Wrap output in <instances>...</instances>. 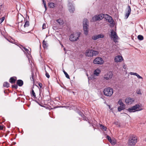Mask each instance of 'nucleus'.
Here are the masks:
<instances>
[{"instance_id": "obj_6", "label": "nucleus", "mask_w": 146, "mask_h": 146, "mask_svg": "<svg viewBox=\"0 0 146 146\" xmlns=\"http://www.w3.org/2000/svg\"><path fill=\"white\" fill-rule=\"evenodd\" d=\"M104 18L110 24L113 26L114 25V21L112 19V17L109 15L105 14Z\"/></svg>"}, {"instance_id": "obj_45", "label": "nucleus", "mask_w": 146, "mask_h": 146, "mask_svg": "<svg viewBox=\"0 0 146 146\" xmlns=\"http://www.w3.org/2000/svg\"><path fill=\"white\" fill-rule=\"evenodd\" d=\"M43 47H45V46H46V44L45 43V42L44 40L43 42Z\"/></svg>"}, {"instance_id": "obj_19", "label": "nucleus", "mask_w": 146, "mask_h": 146, "mask_svg": "<svg viewBox=\"0 0 146 146\" xmlns=\"http://www.w3.org/2000/svg\"><path fill=\"white\" fill-rule=\"evenodd\" d=\"M56 21L60 25H62L64 23L63 20L61 19H57L56 20Z\"/></svg>"}, {"instance_id": "obj_31", "label": "nucleus", "mask_w": 146, "mask_h": 146, "mask_svg": "<svg viewBox=\"0 0 146 146\" xmlns=\"http://www.w3.org/2000/svg\"><path fill=\"white\" fill-rule=\"evenodd\" d=\"M43 3L44 5V7L45 8V11H46L47 10V7L46 6V1H44V0H42Z\"/></svg>"}, {"instance_id": "obj_7", "label": "nucleus", "mask_w": 146, "mask_h": 146, "mask_svg": "<svg viewBox=\"0 0 146 146\" xmlns=\"http://www.w3.org/2000/svg\"><path fill=\"white\" fill-rule=\"evenodd\" d=\"M93 62L95 64L101 65L104 63V61L101 57H98L95 58Z\"/></svg>"}, {"instance_id": "obj_47", "label": "nucleus", "mask_w": 146, "mask_h": 146, "mask_svg": "<svg viewBox=\"0 0 146 146\" xmlns=\"http://www.w3.org/2000/svg\"><path fill=\"white\" fill-rule=\"evenodd\" d=\"M3 125H0V130H3Z\"/></svg>"}, {"instance_id": "obj_3", "label": "nucleus", "mask_w": 146, "mask_h": 146, "mask_svg": "<svg viewBox=\"0 0 146 146\" xmlns=\"http://www.w3.org/2000/svg\"><path fill=\"white\" fill-rule=\"evenodd\" d=\"M104 94L108 97H110L113 93V90L112 88L108 87L105 88L104 90Z\"/></svg>"}, {"instance_id": "obj_46", "label": "nucleus", "mask_w": 146, "mask_h": 146, "mask_svg": "<svg viewBox=\"0 0 146 146\" xmlns=\"http://www.w3.org/2000/svg\"><path fill=\"white\" fill-rule=\"evenodd\" d=\"M20 48L22 49V50H23H23V49H24V48H25V47H24L22 45H21L20 46Z\"/></svg>"}, {"instance_id": "obj_17", "label": "nucleus", "mask_w": 146, "mask_h": 146, "mask_svg": "<svg viewBox=\"0 0 146 146\" xmlns=\"http://www.w3.org/2000/svg\"><path fill=\"white\" fill-rule=\"evenodd\" d=\"M101 71L98 68L95 70L94 72V74L97 76H98L99 74L100 73Z\"/></svg>"}, {"instance_id": "obj_38", "label": "nucleus", "mask_w": 146, "mask_h": 146, "mask_svg": "<svg viewBox=\"0 0 146 146\" xmlns=\"http://www.w3.org/2000/svg\"><path fill=\"white\" fill-rule=\"evenodd\" d=\"M120 105V107H121V108H122L123 109L125 108V106L124 104H121V105Z\"/></svg>"}, {"instance_id": "obj_36", "label": "nucleus", "mask_w": 146, "mask_h": 146, "mask_svg": "<svg viewBox=\"0 0 146 146\" xmlns=\"http://www.w3.org/2000/svg\"><path fill=\"white\" fill-rule=\"evenodd\" d=\"M118 103L120 105H121V104H123L122 101V100L121 99H120L119 100L118 102Z\"/></svg>"}, {"instance_id": "obj_8", "label": "nucleus", "mask_w": 146, "mask_h": 146, "mask_svg": "<svg viewBox=\"0 0 146 146\" xmlns=\"http://www.w3.org/2000/svg\"><path fill=\"white\" fill-rule=\"evenodd\" d=\"M110 37L111 38H113L114 42H117V40L118 36L116 33L113 30H112L111 31Z\"/></svg>"}, {"instance_id": "obj_33", "label": "nucleus", "mask_w": 146, "mask_h": 146, "mask_svg": "<svg viewBox=\"0 0 146 146\" xmlns=\"http://www.w3.org/2000/svg\"><path fill=\"white\" fill-rule=\"evenodd\" d=\"M106 138L108 139L109 142H110L111 143H112V140L110 137L109 135H107L106 136Z\"/></svg>"}, {"instance_id": "obj_4", "label": "nucleus", "mask_w": 146, "mask_h": 146, "mask_svg": "<svg viewBox=\"0 0 146 146\" xmlns=\"http://www.w3.org/2000/svg\"><path fill=\"white\" fill-rule=\"evenodd\" d=\"M137 141V137L134 135H132L129 140V144L130 145H134Z\"/></svg>"}, {"instance_id": "obj_42", "label": "nucleus", "mask_w": 146, "mask_h": 146, "mask_svg": "<svg viewBox=\"0 0 146 146\" xmlns=\"http://www.w3.org/2000/svg\"><path fill=\"white\" fill-rule=\"evenodd\" d=\"M45 75H46V77L47 78H49L50 76H49L48 73V72H46V73Z\"/></svg>"}, {"instance_id": "obj_51", "label": "nucleus", "mask_w": 146, "mask_h": 146, "mask_svg": "<svg viewBox=\"0 0 146 146\" xmlns=\"http://www.w3.org/2000/svg\"><path fill=\"white\" fill-rule=\"evenodd\" d=\"M61 44V46L62 47H64L62 44Z\"/></svg>"}, {"instance_id": "obj_32", "label": "nucleus", "mask_w": 146, "mask_h": 146, "mask_svg": "<svg viewBox=\"0 0 146 146\" xmlns=\"http://www.w3.org/2000/svg\"><path fill=\"white\" fill-rule=\"evenodd\" d=\"M104 15L105 14H100L99 15V17H100V20L102 19L103 18H104Z\"/></svg>"}, {"instance_id": "obj_10", "label": "nucleus", "mask_w": 146, "mask_h": 146, "mask_svg": "<svg viewBox=\"0 0 146 146\" xmlns=\"http://www.w3.org/2000/svg\"><path fill=\"white\" fill-rule=\"evenodd\" d=\"M134 101L135 100L133 98H131L130 97L127 98L125 100L126 104L128 105L132 104Z\"/></svg>"}, {"instance_id": "obj_40", "label": "nucleus", "mask_w": 146, "mask_h": 146, "mask_svg": "<svg viewBox=\"0 0 146 146\" xmlns=\"http://www.w3.org/2000/svg\"><path fill=\"white\" fill-rule=\"evenodd\" d=\"M130 74L131 75H134L136 76L138 74L135 72H131L130 73Z\"/></svg>"}, {"instance_id": "obj_39", "label": "nucleus", "mask_w": 146, "mask_h": 146, "mask_svg": "<svg viewBox=\"0 0 146 146\" xmlns=\"http://www.w3.org/2000/svg\"><path fill=\"white\" fill-rule=\"evenodd\" d=\"M124 109L122 108H121V107H120V106H119V107H118V111L120 112L122 110H123Z\"/></svg>"}, {"instance_id": "obj_37", "label": "nucleus", "mask_w": 146, "mask_h": 146, "mask_svg": "<svg viewBox=\"0 0 146 146\" xmlns=\"http://www.w3.org/2000/svg\"><path fill=\"white\" fill-rule=\"evenodd\" d=\"M5 19V17H2L0 19V23H2L4 20Z\"/></svg>"}, {"instance_id": "obj_12", "label": "nucleus", "mask_w": 146, "mask_h": 146, "mask_svg": "<svg viewBox=\"0 0 146 146\" xmlns=\"http://www.w3.org/2000/svg\"><path fill=\"white\" fill-rule=\"evenodd\" d=\"M93 51L92 50L88 49L87 50L86 52V56L89 57L93 56Z\"/></svg>"}, {"instance_id": "obj_29", "label": "nucleus", "mask_w": 146, "mask_h": 146, "mask_svg": "<svg viewBox=\"0 0 146 146\" xmlns=\"http://www.w3.org/2000/svg\"><path fill=\"white\" fill-rule=\"evenodd\" d=\"M29 22L28 21H26L24 25V27L25 28L26 27H28L29 26Z\"/></svg>"}, {"instance_id": "obj_13", "label": "nucleus", "mask_w": 146, "mask_h": 146, "mask_svg": "<svg viewBox=\"0 0 146 146\" xmlns=\"http://www.w3.org/2000/svg\"><path fill=\"white\" fill-rule=\"evenodd\" d=\"M69 7V10L70 13H73L75 10V8L72 4L69 2L68 4Z\"/></svg>"}, {"instance_id": "obj_25", "label": "nucleus", "mask_w": 146, "mask_h": 146, "mask_svg": "<svg viewBox=\"0 0 146 146\" xmlns=\"http://www.w3.org/2000/svg\"><path fill=\"white\" fill-rule=\"evenodd\" d=\"M137 38L139 40H141L143 39V36L139 35L138 36Z\"/></svg>"}, {"instance_id": "obj_49", "label": "nucleus", "mask_w": 146, "mask_h": 146, "mask_svg": "<svg viewBox=\"0 0 146 146\" xmlns=\"http://www.w3.org/2000/svg\"><path fill=\"white\" fill-rule=\"evenodd\" d=\"M123 68L124 69H125L126 68V65H125V64H124L123 65Z\"/></svg>"}, {"instance_id": "obj_1", "label": "nucleus", "mask_w": 146, "mask_h": 146, "mask_svg": "<svg viewBox=\"0 0 146 146\" xmlns=\"http://www.w3.org/2000/svg\"><path fill=\"white\" fill-rule=\"evenodd\" d=\"M80 32L73 33L70 35L69 40L72 42L76 41L79 39V38L80 35Z\"/></svg>"}, {"instance_id": "obj_35", "label": "nucleus", "mask_w": 146, "mask_h": 146, "mask_svg": "<svg viewBox=\"0 0 146 146\" xmlns=\"http://www.w3.org/2000/svg\"><path fill=\"white\" fill-rule=\"evenodd\" d=\"M11 87L13 88H14L15 89H17L18 88V86L16 84L12 85Z\"/></svg>"}, {"instance_id": "obj_2", "label": "nucleus", "mask_w": 146, "mask_h": 146, "mask_svg": "<svg viewBox=\"0 0 146 146\" xmlns=\"http://www.w3.org/2000/svg\"><path fill=\"white\" fill-rule=\"evenodd\" d=\"M142 109L140 105L137 104L132 107L128 108L127 110L130 112H132L141 111Z\"/></svg>"}, {"instance_id": "obj_26", "label": "nucleus", "mask_w": 146, "mask_h": 146, "mask_svg": "<svg viewBox=\"0 0 146 146\" xmlns=\"http://www.w3.org/2000/svg\"><path fill=\"white\" fill-rule=\"evenodd\" d=\"M92 39L94 40H96L98 39V35H95L92 37Z\"/></svg>"}, {"instance_id": "obj_21", "label": "nucleus", "mask_w": 146, "mask_h": 146, "mask_svg": "<svg viewBox=\"0 0 146 146\" xmlns=\"http://www.w3.org/2000/svg\"><path fill=\"white\" fill-rule=\"evenodd\" d=\"M48 6L50 8H53L54 7V3L52 2H50L48 3Z\"/></svg>"}, {"instance_id": "obj_28", "label": "nucleus", "mask_w": 146, "mask_h": 146, "mask_svg": "<svg viewBox=\"0 0 146 146\" xmlns=\"http://www.w3.org/2000/svg\"><path fill=\"white\" fill-rule=\"evenodd\" d=\"M136 93L139 95H141L142 93L141 92V90L140 89H137L136 91Z\"/></svg>"}, {"instance_id": "obj_20", "label": "nucleus", "mask_w": 146, "mask_h": 146, "mask_svg": "<svg viewBox=\"0 0 146 146\" xmlns=\"http://www.w3.org/2000/svg\"><path fill=\"white\" fill-rule=\"evenodd\" d=\"M31 94L32 96L34 98L36 97L35 94L33 89H32L31 91Z\"/></svg>"}, {"instance_id": "obj_18", "label": "nucleus", "mask_w": 146, "mask_h": 146, "mask_svg": "<svg viewBox=\"0 0 146 146\" xmlns=\"http://www.w3.org/2000/svg\"><path fill=\"white\" fill-rule=\"evenodd\" d=\"M100 18L99 15L98 16L96 15L92 18V20L94 21L99 20H100Z\"/></svg>"}, {"instance_id": "obj_9", "label": "nucleus", "mask_w": 146, "mask_h": 146, "mask_svg": "<svg viewBox=\"0 0 146 146\" xmlns=\"http://www.w3.org/2000/svg\"><path fill=\"white\" fill-rule=\"evenodd\" d=\"M113 75L112 72H109L104 75V78L107 80H110L112 78Z\"/></svg>"}, {"instance_id": "obj_30", "label": "nucleus", "mask_w": 146, "mask_h": 146, "mask_svg": "<svg viewBox=\"0 0 146 146\" xmlns=\"http://www.w3.org/2000/svg\"><path fill=\"white\" fill-rule=\"evenodd\" d=\"M63 72L65 74L66 77L68 79H70V77L68 74L64 70Z\"/></svg>"}, {"instance_id": "obj_44", "label": "nucleus", "mask_w": 146, "mask_h": 146, "mask_svg": "<svg viewBox=\"0 0 146 146\" xmlns=\"http://www.w3.org/2000/svg\"><path fill=\"white\" fill-rule=\"evenodd\" d=\"M136 76L139 79H143L142 77H141V76H140L138 74H137V75Z\"/></svg>"}, {"instance_id": "obj_48", "label": "nucleus", "mask_w": 146, "mask_h": 146, "mask_svg": "<svg viewBox=\"0 0 146 146\" xmlns=\"http://www.w3.org/2000/svg\"><path fill=\"white\" fill-rule=\"evenodd\" d=\"M40 88H41L42 87V84L41 83H39L38 84Z\"/></svg>"}, {"instance_id": "obj_24", "label": "nucleus", "mask_w": 146, "mask_h": 146, "mask_svg": "<svg viewBox=\"0 0 146 146\" xmlns=\"http://www.w3.org/2000/svg\"><path fill=\"white\" fill-rule=\"evenodd\" d=\"M34 73L32 72L31 73V76L30 77V80L31 81H33V82H34Z\"/></svg>"}, {"instance_id": "obj_27", "label": "nucleus", "mask_w": 146, "mask_h": 146, "mask_svg": "<svg viewBox=\"0 0 146 146\" xmlns=\"http://www.w3.org/2000/svg\"><path fill=\"white\" fill-rule=\"evenodd\" d=\"M93 51V56L97 55L98 54V52L97 51H95L92 50Z\"/></svg>"}, {"instance_id": "obj_43", "label": "nucleus", "mask_w": 146, "mask_h": 146, "mask_svg": "<svg viewBox=\"0 0 146 146\" xmlns=\"http://www.w3.org/2000/svg\"><path fill=\"white\" fill-rule=\"evenodd\" d=\"M46 28V24L45 23H44L42 25V29H44Z\"/></svg>"}, {"instance_id": "obj_5", "label": "nucleus", "mask_w": 146, "mask_h": 146, "mask_svg": "<svg viewBox=\"0 0 146 146\" xmlns=\"http://www.w3.org/2000/svg\"><path fill=\"white\" fill-rule=\"evenodd\" d=\"M88 20L87 19H85L83 21V27L84 34L87 35L88 32V25L87 24Z\"/></svg>"}, {"instance_id": "obj_14", "label": "nucleus", "mask_w": 146, "mask_h": 146, "mask_svg": "<svg viewBox=\"0 0 146 146\" xmlns=\"http://www.w3.org/2000/svg\"><path fill=\"white\" fill-rule=\"evenodd\" d=\"M127 9L128 10V11L126 13V14L125 15V17L126 18V19H127L128 18L131 12V7L129 6H128Z\"/></svg>"}, {"instance_id": "obj_16", "label": "nucleus", "mask_w": 146, "mask_h": 146, "mask_svg": "<svg viewBox=\"0 0 146 146\" xmlns=\"http://www.w3.org/2000/svg\"><path fill=\"white\" fill-rule=\"evenodd\" d=\"M17 84L19 86H21L23 84V82L22 80H18L17 82Z\"/></svg>"}, {"instance_id": "obj_11", "label": "nucleus", "mask_w": 146, "mask_h": 146, "mask_svg": "<svg viewBox=\"0 0 146 146\" xmlns=\"http://www.w3.org/2000/svg\"><path fill=\"white\" fill-rule=\"evenodd\" d=\"M123 60L121 56L118 55L116 56L114 58V60L115 62H121Z\"/></svg>"}, {"instance_id": "obj_52", "label": "nucleus", "mask_w": 146, "mask_h": 146, "mask_svg": "<svg viewBox=\"0 0 146 146\" xmlns=\"http://www.w3.org/2000/svg\"><path fill=\"white\" fill-rule=\"evenodd\" d=\"M64 50H65H65H65V48H64Z\"/></svg>"}, {"instance_id": "obj_15", "label": "nucleus", "mask_w": 146, "mask_h": 146, "mask_svg": "<svg viewBox=\"0 0 146 146\" xmlns=\"http://www.w3.org/2000/svg\"><path fill=\"white\" fill-rule=\"evenodd\" d=\"M16 80V77H11L9 80V82L12 84H14Z\"/></svg>"}, {"instance_id": "obj_23", "label": "nucleus", "mask_w": 146, "mask_h": 146, "mask_svg": "<svg viewBox=\"0 0 146 146\" xmlns=\"http://www.w3.org/2000/svg\"><path fill=\"white\" fill-rule=\"evenodd\" d=\"M9 84L7 82H4L3 86L4 87L8 88L9 87Z\"/></svg>"}, {"instance_id": "obj_50", "label": "nucleus", "mask_w": 146, "mask_h": 146, "mask_svg": "<svg viewBox=\"0 0 146 146\" xmlns=\"http://www.w3.org/2000/svg\"><path fill=\"white\" fill-rule=\"evenodd\" d=\"M112 144H115V141H112V143H111Z\"/></svg>"}, {"instance_id": "obj_22", "label": "nucleus", "mask_w": 146, "mask_h": 146, "mask_svg": "<svg viewBox=\"0 0 146 146\" xmlns=\"http://www.w3.org/2000/svg\"><path fill=\"white\" fill-rule=\"evenodd\" d=\"M100 127L101 128V129L102 130H103L105 131H106V130L107 129V128L105 126H104V125H102V124H100Z\"/></svg>"}, {"instance_id": "obj_34", "label": "nucleus", "mask_w": 146, "mask_h": 146, "mask_svg": "<svg viewBox=\"0 0 146 146\" xmlns=\"http://www.w3.org/2000/svg\"><path fill=\"white\" fill-rule=\"evenodd\" d=\"M98 35V39L100 38H103L104 37V35L103 34H100Z\"/></svg>"}, {"instance_id": "obj_41", "label": "nucleus", "mask_w": 146, "mask_h": 146, "mask_svg": "<svg viewBox=\"0 0 146 146\" xmlns=\"http://www.w3.org/2000/svg\"><path fill=\"white\" fill-rule=\"evenodd\" d=\"M24 50H25L27 52L28 54H29V50L27 49L25 47L24 48Z\"/></svg>"}]
</instances>
